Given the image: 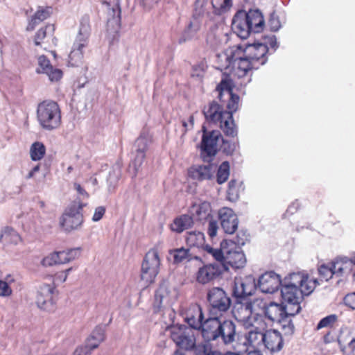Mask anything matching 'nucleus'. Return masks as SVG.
<instances>
[{
    "label": "nucleus",
    "instance_id": "4d7b16f0",
    "mask_svg": "<svg viewBox=\"0 0 355 355\" xmlns=\"http://www.w3.org/2000/svg\"><path fill=\"white\" fill-rule=\"evenodd\" d=\"M52 13V7L47 6L45 8L39 7L37 12L35 13L36 18L39 19V21H44L51 16Z\"/></svg>",
    "mask_w": 355,
    "mask_h": 355
},
{
    "label": "nucleus",
    "instance_id": "ea45409f",
    "mask_svg": "<svg viewBox=\"0 0 355 355\" xmlns=\"http://www.w3.org/2000/svg\"><path fill=\"white\" fill-rule=\"evenodd\" d=\"M46 153L45 146L39 141L34 142L30 149L31 157L33 161H39L42 159Z\"/></svg>",
    "mask_w": 355,
    "mask_h": 355
},
{
    "label": "nucleus",
    "instance_id": "f257e3e1",
    "mask_svg": "<svg viewBox=\"0 0 355 355\" xmlns=\"http://www.w3.org/2000/svg\"><path fill=\"white\" fill-rule=\"evenodd\" d=\"M198 331L205 341L211 342L220 338L225 345L232 343L236 335V325L233 321H221L218 317L206 319Z\"/></svg>",
    "mask_w": 355,
    "mask_h": 355
},
{
    "label": "nucleus",
    "instance_id": "13d9d810",
    "mask_svg": "<svg viewBox=\"0 0 355 355\" xmlns=\"http://www.w3.org/2000/svg\"><path fill=\"white\" fill-rule=\"evenodd\" d=\"M333 266V273L339 277H342L346 275L345 272L344 270V267L343 263H341L340 257L336 258L332 262Z\"/></svg>",
    "mask_w": 355,
    "mask_h": 355
},
{
    "label": "nucleus",
    "instance_id": "6e6552de",
    "mask_svg": "<svg viewBox=\"0 0 355 355\" xmlns=\"http://www.w3.org/2000/svg\"><path fill=\"white\" fill-rule=\"evenodd\" d=\"M263 303L261 300L256 299L253 302H247L237 305L233 310V315L235 319L246 327L254 326V322L261 321L262 316L259 313L253 315V312L256 311L255 305L260 306Z\"/></svg>",
    "mask_w": 355,
    "mask_h": 355
},
{
    "label": "nucleus",
    "instance_id": "5fc2aeb1",
    "mask_svg": "<svg viewBox=\"0 0 355 355\" xmlns=\"http://www.w3.org/2000/svg\"><path fill=\"white\" fill-rule=\"evenodd\" d=\"M262 38L263 42H259V43H261V44L266 45L268 50L269 49V48H271L273 49L274 51H275L276 49L278 47L275 35H263Z\"/></svg>",
    "mask_w": 355,
    "mask_h": 355
},
{
    "label": "nucleus",
    "instance_id": "72a5a7b5",
    "mask_svg": "<svg viewBox=\"0 0 355 355\" xmlns=\"http://www.w3.org/2000/svg\"><path fill=\"white\" fill-rule=\"evenodd\" d=\"M21 241L19 234L12 228L6 227L0 236V241L4 245L17 244Z\"/></svg>",
    "mask_w": 355,
    "mask_h": 355
},
{
    "label": "nucleus",
    "instance_id": "c756f323",
    "mask_svg": "<svg viewBox=\"0 0 355 355\" xmlns=\"http://www.w3.org/2000/svg\"><path fill=\"white\" fill-rule=\"evenodd\" d=\"M250 20L252 26V33H259L263 30L266 24L263 13L258 9H250Z\"/></svg>",
    "mask_w": 355,
    "mask_h": 355
},
{
    "label": "nucleus",
    "instance_id": "a211bd4d",
    "mask_svg": "<svg viewBox=\"0 0 355 355\" xmlns=\"http://www.w3.org/2000/svg\"><path fill=\"white\" fill-rule=\"evenodd\" d=\"M121 10L119 0H114L112 8L109 9L107 14V31L115 39L121 28Z\"/></svg>",
    "mask_w": 355,
    "mask_h": 355
},
{
    "label": "nucleus",
    "instance_id": "603ef678",
    "mask_svg": "<svg viewBox=\"0 0 355 355\" xmlns=\"http://www.w3.org/2000/svg\"><path fill=\"white\" fill-rule=\"evenodd\" d=\"M337 318L338 317L335 314L329 315L327 317L323 318L318 322L316 327V329L319 330L324 327H331L337 320Z\"/></svg>",
    "mask_w": 355,
    "mask_h": 355
},
{
    "label": "nucleus",
    "instance_id": "864d4df0",
    "mask_svg": "<svg viewBox=\"0 0 355 355\" xmlns=\"http://www.w3.org/2000/svg\"><path fill=\"white\" fill-rule=\"evenodd\" d=\"M248 240V236L246 232L240 231L233 240L227 241V242H233L234 245L240 248L244 245Z\"/></svg>",
    "mask_w": 355,
    "mask_h": 355
},
{
    "label": "nucleus",
    "instance_id": "0eeeda50",
    "mask_svg": "<svg viewBox=\"0 0 355 355\" xmlns=\"http://www.w3.org/2000/svg\"><path fill=\"white\" fill-rule=\"evenodd\" d=\"M202 132L200 144V157L204 162H209L218 153V141L222 138V135L217 130L208 131L205 125L202 126Z\"/></svg>",
    "mask_w": 355,
    "mask_h": 355
},
{
    "label": "nucleus",
    "instance_id": "6ab92c4d",
    "mask_svg": "<svg viewBox=\"0 0 355 355\" xmlns=\"http://www.w3.org/2000/svg\"><path fill=\"white\" fill-rule=\"evenodd\" d=\"M282 285L280 276L270 271L263 274L258 280V287L262 293H273Z\"/></svg>",
    "mask_w": 355,
    "mask_h": 355
},
{
    "label": "nucleus",
    "instance_id": "bf43d9fd",
    "mask_svg": "<svg viewBox=\"0 0 355 355\" xmlns=\"http://www.w3.org/2000/svg\"><path fill=\"white\" fill-rule=\"evenodd\" d=\"M45 74L48 76L49 80L52 82L58 81L62 77V71L59 69H54L53 66L50 67Z\"/></svg>",
    "mask_w": 355,
    "mask_h": 355
},
{
    "label": "nucleus",
    "instance_id": "7c9ffc66",
    "mask_svg": "<svg viewBox=\"0 0 355 355\" xmlns=\"http://www.w3.org/2000/svg\"><path fill=\"white\" fill-rule=\"evenodd\" d=\"M338 342L343 352H352L355 349V336L348 330L340 332Z\"/></svg>",
    "mask_w": 355,
    "mask_h": 355
},
{
    "label": "nucleus",
    "instance_id": "f704fd0d",
    "mask_svg": "<svg viewBox=\"0 0 355 355\" xmlns=\"http://www.w3.org/2000/svg\"><path fill=\"white\" fill-rule=\"evenodd\" d=\"M168 295L166 288L162 286H159L155 293L153 302V312L157 313L162 311L163 308V300Z\"/></svg>",
    "mask_w": 355,
    "mask_h": 355
},
{
    "label": "nucleus",
    "instance_id": "1a4fd4ad",
    "mask_svg": "<svg viewBox=\"0 0 355 355\" xmlns=\"http://www.w3.org/2000/svg\"><path fill=\"white\" fill-rule=\"evenodd\" d=\"M160 259L156 249L150 250L146 254L141 265V279L148 286L155 282L159 273Z\"/></svg>",
    "mask_w": 355,
    "mask_h": 355
},
{
    "label": "nucleus",
    "instance_id": "4be33fe9",
    "mask_svg": "<svg viewBox=\"0 0 355 355\" xmlns=\"http://www.w3.org/2000/svg\"><path fill=\"white\" fill-rule=\"evenodd\" d=\"M185 322L191 329L198 330L204 322V314L198 304H191L186 311Z\"/></svg>",
    "mask_w": 355,
    "mask_h": 355
},
{
    "label": "nucleus",
    "instance_id": "37998d69",
    "mask_svg": "<svg viewBox=\"0 0 355 355\" xmlns=\"http://www.w3.org/2000/svg\"><path fill=\"white\" fill-rule=\"evenodd\" d=\"M203 250L209 254L211 255L213 258L219 261L220 263H223V260L224 259L225 250L224 248L220 245V248L215 249L211 247L209 245H205L203 247Z\"/></svg>",
    "mask_w": 355,
    "mask_h": 355
},
{
    "label": "nucleus",
    "instance_id": "6e6d98bb",
    "mask_svg": "<svg viewBox=\"0 0 355 355\" xmlns=\"http://www.w3.org/2000/svg\"><path fill=\"white\" fill-rule=\"evenodd\" d=\"M47 29H51L53 31V27L51 25H48L45 27L40 28L37 31L34 37V43L36 46L40 45L41 42L46 37Z\"/></svg>",
    "mask_w": 355,
    "mask_h": 355
},
{
    "label": "nucleus",
    "instance_id": "f3484780",
    "mask_svg": "<svg viewBox=\"0 0 355 355\" xmlns=\"http://www.w3.org/2000/svg\"><path fill=\"white\" fill-rule=\"evenodd\" d=\"M263 304V313L271 321L282 324V327H285L286 324V318L288 313L286 311V306L282 304L271 302L268 306L265 303Z\"/></svg>",
    "mask_w": 355,
    "mask_h": 355
},
{
    "label": "nucleus",
    "instance_id": "f03ea898",
    "mask_svg": "<svg viewBox=\"0 0 355 355\" xmlns=\"http://www.w3.org/2000/svg\"><path fill=\"white\" fill-rule=\"evenodd\" d=\"M37 119L42 129L54 130L61 125V111L58 104L46 100L40 103L37 108Z\"/></svg>",
    "mask_w": 355,
    "mask_h": 355
},
{
    "label": "nucleus",
    "instance_id": "69168bd1",
    "mask_svg": "<svg viewBox=\"0 0 355 355\" xmlns=\"http://www.w3.org/2000/svg\"><path fill=\"white\" fill-rule=\"evenodd\" d=\"M93 349H92L90 346L86 344L85 346L77 347L73 353V355H90Z\"/></svg>",
    "mask_w": 355,
    "mask_h": 355
},
{
    "label": "nucleus",
    "instance_id": "2eb2a0df",
    "mask_svg": "<svg viewBox=\"0 0 355 355\" xmlns=\"http://www.w3.org/2000/svg\"><path fill=\"white\" fill-rule=\"evenodd\" d=\"M222 273L221 267L218 263H207L199 267L195 274V279L201 285L213 282Z\"/></svg>",
    "mask_w": 355,
    "mask_h": 355
},
{
    "label": "nucleus",
    "instance_id": "423d86ee",
    "mask_svg": "<svg viewBox=\"0 0 355 355\" xmlns=\"http://www.w3.org/2000/svg\"><path fill=\"white\" fill-rule=\"evenodd\" d=\"M151 141V137L145 130H143L135 140L132 149V157L128 168V173L132 178H135L139 173Z\"/></svg>",
    "mask_w": 355,
    "mask_h": 355
},
{
    "label": "nucleus",
    "instance_id": "cd10ccee",
    "mask_svg": "<svg viewBox=\"0 0 355 355\" xmlns=\"http://www.w3.org/2000/svg\"><path fill=\"white\" fill-rule=\"evenodd\" d=\"M169 254L173 257V261L175 264L189 262L192 260H196L200 263H203L200 257L193 255L190 253L189 249H185L184 248L173 249L169 250Z\"/></svg>",
    "mask_w": 355,
    "mask_h": 355
},
{
    "label": "nucleus",
    "instance_id": "a18cd8bd",
    "mask_svg": "<svg viewBox=\"0 0 355 355\" xmlns=\"http://www.w3.org/2000/svg\"><path fill=\"white\" fill-rule=\"evenodd\" d=\"M208 3V0H196L194 3V8L193 12V19H198L202 16L206 11V6Z\"/></svg>",
    "mask_w": 355,
    "mask_h": 355
},
{
    "label": "nucleus",
    "instance_id": "393cba45",
    "mask_svg": "<svg viewBox=\"0 0 355 355\" xmlns=\"http://www.w3.org/2000/svg\"><path fill=\"white\" fill-rule=\"evenodd\" d=\"M252 329L249 331L246 334L245 338L248 343L255 347H259V345L263 343L265 333L262 332L266 327V324L263 321L259 320L258 322H254V326H250Z\"/></svg>",
    "mask_w": 355,
    "mask_h": 355
},
{
    "label": "nucleus",
    "instance_id": "e2e57ef3",
    "mask_svg": "<svg viewBox=\"0 0 355 355\" xmlns=\"http://www.w3.org/2000/svg\"><path fill=\"white\" fill-rule=\"evenodd\" d=\"M106 211V208L104 206H98L95 210L92 216V220L94 222H97L101 220L105 215Z\"/></svg>",
    "mask_w": 355,
    "mask_h": 355
},
{
    "label": "nucleus",
    "instance_id": "39448f33",
    "mask_svg": "<svg viewBox=\"0 0 355 355\" xmlns=\"http://www.w3.org/2000/svg\"><path fill=\"white\" fill-rule=\"evenodd\" d=\"M85 204L73 201L67 206L59 218V225L65 232L80 230L84 223L83 207Z\"/></svg>",
    "mask_w": 355,
    "mask_h": 355
},
{
    "label": "nucleus",
    "instance_id": "a878e982",
    "mask_svg": "<svg viewBox=\"0 0 355 355\" xmlns=\"http://www.w3.org/2000/svg\"><path fill=\"white\" fill-rule=\"evenodd\" d=\"M202 113L205 120L214 124H217L220 120L226 116L223 107L216 101L210 102L207 107H205L202 110Z\"/></svg>",
    "mask_w": 355,
    "mask_h": 355
},
{
    "label": "nucleus",
    "instance_id": "680f3d73",
    "mask_svg": "<svg viewBox=\"0 0 355 355\" xmlns=\"http://www.w3.org/2000/svg\"><path fill=\"white\" fill-rule=\"evenodd\" d=\"M73 190L76 192L78 195V198H88L89 195L86 190V188L80 184L75 182L73 185Z\"/></svg>",
    "mask_w": 355,
    "mask_h": 355
},
{
    "label": "nucleus",
    "instance_id": "9b49d317",
    "mask_svg": "<svg viewBox=\"0 0 355 355\" xmlns=\"http://www.w3.org/2000/svg\"><path fill=\"white\" fill-rule=\"evenodd\" d=\"M170 337L180 348L191 351L196 347V337L192 329L185 325H175L169 329Z\"/></svg>",
    "mask_w": 355,
    "mask_h": 355
},
{
    "label": "nucleus",
    "instance_id": "052dcab7",
    "mask_svg": "<svg viewBox=\"0 0 355 355\" xmlns=\"http://www.w3.org/2000/svg\"><path fill=\"white\" fill-rule=\"evenodd\" d=\"M58 255L55 252L50 254L49 255L45 257L41 261V264L43 266H53L54 265L58 264Z\"/></svg>",
    "mask_w": 355,
    "mask_h": 355
},
{
    "label": "nucleus",
    "instance_id": "0e129e2a",
    "mask_svg": "<svg viewBox=\"0 0 355 355\" xmlns=\"http://www.w3.org/2000/svg\"><path fill=\"white\" fill-rule=\"evenodd\" d=\"M12 294V289L6 282L0 280V296L8 297Z\"/></svg>",
    "mask_w": 355,
    "mask_h": 355
},
{
    "label": "nucleus",
    "instance_id": "7ed1b4c3",
    "mask_svg": "<svg viewBox=\"0 0 355 355\" xmlns=\"http://www.w3.org/2000/svg\"><path fill=\"white\" fill-rule=\"evenodd\" d=\"M91 34L89 17L85 15L81 17L78 33L73 44L69 55V64L72 67H78L83 62V49L87 47Z\"/></svg>",
    "mask_w": 355,
    "mask_h": 355
},
{
    "label": "nucleus",
    "instance_id": "774afa93",
    "mask_svg": "<svg viewBox=\"0 0 355 355\" xmlns=\"http://www.w3.org/2000/svg\"><path fill=\"white\" fill-rule=\"evenodd\" d=\"M344 303L346 306L355 309V293H349L344 297Z\"/></svg>",
    "mask_w": 355,
    "mask_h": 355
},
{
    "label": "nucleus",
    "instance_id": "de8ad7c7",
    "mask_svg": "<svg viewBox=\"0 0 355 355\" xmlns=\"http://www.w3.org/2000/svg\"><path fill=\"white\" fill-rule=\"evenodd\" d=\"M267 26L272 32H276L281 28L279 18L278 15L276 14L275 11H272L270 14L267 22Z\"/></svg>",
    "mask_w": 355,
    "mask_h": 355
},
{
    "label": "nucleus",
    "instance_id": "f8f14e48",
    "mask_svg": "<svg viewBox=\"0 0 355 355\" xmlns=\"http://www.w3.org/2000/svg\"><path fill=\"white\" fill-rule=\"evenodd\" d=\"M221 246L224 248L225 254L223 260V266L225 269L227 266L232 268H242L246 263V258L243 252L240 248L234 245L233 242H227L223 240L221 242Z\"/></svg>",
    "mask_w": 355,
    "mask_h": 355
},
{
    "label": "nucleus",
    "instance_id": "b1692460",
    "mask_svg": "<svg viewBox=\"0 0 355 355\" xmlns=\"http://www.w3.org/2000/svg\"><path fill=\"white\" fill-rule=\"evenodd\" d=\"M263 344L266 349L270 353L280 351L284 346L282 336L277 330H268L265 332Z\"/></svg>",
    "mask_w": 355,
    "mask_h": 355
},
{
    "label": "nucleus",
    "instance_id": "aec40b11",
    "mask_svg": "<svg viewBox=\"0 0 355 355\" xmlns=\"http://www.w3.org/2000/svg\"><path fill=\"white\" fill-rule=\"evenodd\" d=\"M221 227L227 234L234 233L237 228L239 220L237 216L232 209L223 207L218 212Z\"/></svg>",
    "mask_w": 355,
    "mask_h": 355
},
{
    "label": "nucleus",
    "instance_id": "4c0bfd02",
    "mask_svg": "<svg viewBox=\"0 0 355 355\" xmlns=\"http://www.w3.org/2000/svg\"><path fill=\"white\" fill-rule=\"evenodd\" d=\"M196 216L199 220L207 219L211 216V205L208 201H202L198 205H193Z\"/></svg>",
    "mask_w": 355,
    "mask_h": 355
},
{
    "label": "nucleus",
    "instance_id": "58836bf2",
    "mask_svg": "<svg viewBox=\"0 0 355 355\" xmlns=\"http://www.w3.org/2000/svg\"><path fill=\"white\" fill-rule=\"evenodd\" d=\"M230 173V166L228 161L223 162L218 168L216 173V182L218 184L225 182Z\"/></svg>",
    "mask_w": 355,
    "mask_h": 355
},
{
    "label": "nucleus",
    "instance_id": "3c124183",
    "mask_svg": "<svg viewBox=\"0 0 355 355\" xmlns=\"http://www.w3.org/2000/svg\"><path fill=\"white\" fill-rule=\"evenodd\" d=\"M318 272L322 278H323L325 281H328L334 275L332 262L331 263L330 266H328L325 264L321 265L318 268Z\"/></svg>",
    "mask_w": 355,
    "mask_h": 355
},
{
    "label": "nucleus",
    "instance_id": "49530a36",
    "mask_svg": "<svg viewBox=\"0 0 355 355\" xmlns=\"http://www.w3.org/2000/svg\"><path fill=\"white\" fill-rule=\"evenodd\" d=\"M38 67L36 69V73H45L52 66L50 60L44 55H40L37 58Z\"/></svg>",
    "mask_w": 355,
    "mask_h": 355
},
{
    "label": "nucleus",
    "instance_id": "c85d7f7f",
    "mask_svg": "<svg viewBox=\"0 0 355 355\" xmlns=\"http://www.w3.org/2000/svg\"><path fill=\"white\" fill-rule=\"evenodd\" d=\"M219 126L226 137H236L238 135V126L234 116L231 114H226L225 117L218 121Z\"/></svg>",
    "mask_w": 355,
    "mask_h": 355
},
{
    "label": "nucleus",
    "instance_id": "412c9836",
    "mask_svg": "<svg viewBox=\"0 0 355 355\" xmlns=\"http://www.w3.org/2000/svg\"><path fill=\"white\" fill-rule=\"evenodd\" d=\"M207 165H198L191 167L189 170V177L196 180L203 181L211 180L217 168L216 164L211 162H207Z\"/></svg>",
    "mask_w": 355,
    "mask_h": 355
},
{
    "label": "nucleus",
    "instance_id": "9d476101",
    "mask_svg": "<svg viewBox=\"0 0 355 355\" xmlns=\"http://www.w3.org/2000/svg\"><path fill=\"white\" fill-rule=\"evenodd\" d=\"M252 58L247 53H244V50L239 45L236 50L232 51L231 54L227 55L226 60L228 62V67L237 66L238 76L241 78L245 76L250 70L259 68V65L255 64Z\"/></svg>",
    "mask_w": 355,
    "mask_h": 355
},
{
    "label": "nucleus",
    "instance_id": "8fccbe9b",
    "mask_svg": "<svg viewBox=\"0 0 355 355\" xmlns=\"http://www.w3.org/2000/svg\"><path fill=\"white\" fill-rule=\"evenodd\" d=\"M214 12L216 15H220L229 11L232 6V0H223L220 7H216L213 2H211Z\"/></svg>",
    "mask_w": 355,
    "mask_h": 355
},
{
    "label": "nucleus",
    "instance_id": "e433bc0d",
    "mask_svg": "<svg viewBox=\"0 0 355 355\" xmlns=\"http://www.w3.org/2000/svg\"><path fill=\"white\" fill-rule=\"evenodd\" d=\"M204 234L200 232H189L186 239L187 244L190 247L202 248L205 245V244Z\"/></svg>",
    "mask_w": 355,
    "mask_h": 355
},
{
    "label": "nucleus",
    "instance_id": "20e7f679",
    "mask_svg": "<svg viewBox=\"0 0 355 355\" xmlns=\"http://www.w3.org/2000/svg\"><path fill=\"white\" fill-rule=\"evenodd\" d=\"M317 279H309L304 271L290 272V303L303 301L304 297L310 295L318 284Z\"/></svg>",
    "mask_w": 355,
    "mask_h": 355
},
{
    "label": "nucleus",
    "instance_id": "c03bdc74",
    "mask_svg": "<svg viewBox=\"0 0 355 355\" xmlns=\"http://www.w3.org/2000/svg\"><path fill=\"white\" fill-rule=\"evenodd\" d=\"M234 83L231 78H223L220 82L216 86V91L218 92H224L228 94H231L233 92V88H234Z\"/></svg>",
    "mask_w": 355,
    "mask_h": 355
},
{
    "label": "nucleus",
    "instance_id": "4468645a",
    "mask_svg": "<svg viewBox=\"0 0 355 355\" xmlns=\"http://www.w3.org/2000/svg\"><path fill=\"white\" fill-rule=\"evenodd\" d=\"M249 10H239L232 20V29L241 39H247L252 33Z\"/></svg>",
    "mask_w": 355,
    "mask_h": 355
},
{
    "label": "nucleus",
    "instance_id": "473e14b6",
    "mask_svg": "<svg viewBox=\"0 0 355 355\" xmlns=\"http://www.w3.org/2000/svg\"><path fill=\"white\" fill-rule=\"evenodd\" d=\"M193 224V218L189 215L184 214L176 218L171 225L173 231L180 233L189 229Z\"/></svg>",
    "mask_w": 355,
    "mask_h": 355
},
{
    "label": "nucleus",
    "instance_id": "bb28decb",
    "mask_svg": "<svg viewBox=\"0 0 355 355\" xmlns=\"http://www.w3.org/2000/svg\"><path fill=\"white\" fill-rule=\"evenodd\" d=\"M55 286L54 283L52 284H43L37 295V304L42 309H46L48 305H51L53 303V295L55 291Z\"/></svg>",
    "mask_w": 355,
    "mask_h": 355
},
{
    "label": "nucleus",
    "instance_id": "ddd939ff",
    "mask_svg": "<svg viewBox=\"0 0 355 355\" xmlns=\"http://www.w3.org/2000/svg\"><path fill=\"white\" fill-rule=\"evenodd\" d=\"M207 300L214 313L227 312L231 306L230 297L222 288L214 287L208 291Z\"/></svg>",
    "mask_w": 355,
    "mask_h": 355
},
{
    "label": "nucleus",
    "instance_id": "a19ab883",
    "mask_svg": "<svg viewBox=\"0 0 355 355\" xmlns=\"http://www.w3.org/2000/svg\"><path fill=\"white\" fill-rule=\"evenodd\" d=\"M229 99L227 103V110H225V114L234 115L239 110L240 97L238 94L232 93L227 95Z\"/></svg>",
    "mask_w": 355,
    "mask_h": 355
},
{
    "label": "nucleus",
    "instance_id": "2f4dec72",
    "mask_svg": "<svg viewBox=\"0 0 355 355\" xmlns=\"http://www.w3.org/2000/svg\"><path fill=\"white\" fill-rule=\"evenodd\" d=\"M200 28V24L196 19L189 21L178 39V44H182L193 39Z\"/></svg>",
    "mask_w": 355,
    "mask_h": 355
},
{
    "label": "nucleus",
    "instance_id": "09e8293b",
    "mask_svg": "<svg viewBox=\"0 0 355 355\" xmlns=\"http://www.w3.org/2000/svg\"><path fill=\"white\" fill-rule=\"evenodd\" d=\"M222 145L220 146L221 151L226 155H232L236 150V144L231 142L223 137L221 138Z\"/></svg>",
    "mask_w": 355,
    "mask_h": 355
},
{
    "label": "nucleus",
    "instance_id": "79ce46f5",
    "mask_svg": "<svg viewBox=\"0 0 355 355\" xmlns=\"http://www.w3.org/2000/svg\"><path fill=\"white\" fill-rule=\"evenodd\" d=\"M121 175V171L120 166L119 165L113 166L107 178L109 189L111 188L114 189L116 186Z\"/></svg>",
    "mask_w": 355,
    "mask_h": 355
},
{
    "label": "nucleus",
    "instance_id": "c9c22d12",
    "mask_svg": "<svg viewBox=\"0 0 355 355\" xmlns=\"http://www.w3.org/2000/svg\"><path fill=\"white\" fill-rule=\"evenodd\" d=\"M105 339V331L102 327H97L92 331V334L87 340V344L92 349H96L99 344Z\"/></svg>",
    "mask_w": 355,
    "mask_h": 355
},
{
    "label": "nucleus",
    "instance_id": "dca6fc26",
    "mask_svg": "<svg viewBox=\"0 0 355 355\" xmlns=\"http://www.w3.org/2000/svg\"><path fill=\"white\" fill-rule=\"evenodd\" d=\"M257 288L255 279L252 275L236 278L233 295L236 298H243L252 295Z\"/></svg>",
    "mask_w": 355,
    "mask_h": 355
},
{
    "label": "nucleus",
    "instance_id": "338daca9",
    "mask_svg": "<svg viewBox=\"0 0 355 355\" xmlns=\"http://www.w3.org/2000/svg\"><path fill=\"white\" fill-rule=\"evenodd\" d=\"M341 263H343L344 270L346 275L349 274L352 270V266H354L350 259L347 257H340Z\"/></svg>",
    "mask_w": 355,
    "mask_h": 355
},
{
    "label": "nucleus",
    "instance_id": "5701e85b",
    "mask_svg": "<svg viewBox=\"0 0 355 355\" xmlns=\"http://www.w3.org/2000/svg\"><path fill=\"white\" fill-rule=\"evenodd\" d=\"M243 50L244 53H247L252 58V60L255 64L257 62H260L258 65H263L267 62L266 55L268 53V49L266 45L261 44L259 42H254L248 44Z\"/></svg>",
    "mask_w": 355,
    "mask_h": 355
}]
</instances>
